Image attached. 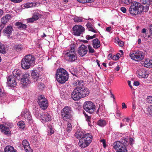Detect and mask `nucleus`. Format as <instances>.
I'll use <instances>...</instances> for the list:
<instances>
[{
	"mask_svg": "<svg viewBox=\"0 0 152 152\" xmlns=\"http://www.w3.org/2000/svg\"><path fill=\"white\" fill-rule=\"evenodd\" d=\"M11 16L9 14H7L3 16L1 19V24L4 26L11 19Z\"/></svg>",
	"mask_w": 152,
	"mask_h": 152,
	"instance_id": "nucleus-21",
	"label": "nucleus"
},
{
	"mask_svg": "<svg viewBox=\"0 0 152 152\" xmlns=\"http://www.w3.org/2000/svg\"><path fill=\"white\" fill-rule=\"evenodd\" d=\"M17 125L19 128L21 129H23L25 127V124L24 122L22 121L18 122Z\"/></svg>",
	"mask_w": 152,
	"mask_h": 152,
	"instance_id": "nucleus-38",
	"label": "nucleus"
},
{
	"mask_svg": "<svg viewBox=\"0 0 152 152\" xmlns=\"http://www.w3.org/2000/svg\"><path fill=\"white\" fill-rule=\"evenodd\" d=\"M73 35L76 36H79L84 32L85 28L80 25H75L72 28Z\"/></svg>",
	"mask_w": 152,
	"mask_h": 152,
	"instance_id": "nucleus-11",
	"label": "nucleus"
},
{
	"mask_svg": "<svg viewBox=\"0 0 152 152\" xmlns=\"http://www.w3.org/2000/svg\"><path fill=\"white\" fill-rule=\"evenodd\" d=\"M31 76L34 80V81H37L39 77V75L38 72L36 70L32 71L31 74Z\"/></svg>",
	"mask_w": 152,
	"mask_h": 152,
	"instance_id": "nucleus-26",
	"label": "nucleus"
},
{
	"mask_svg": "<svg viewBox=\"0 0 152 152\" xmlns=\"http://www.w3.org/2000/svg\"><path fill=\"white\" fill-rule=\"evenodd\" d=\"M6 49L4 45L0 42V53H6Z\"/></svg>",
	"mask_w": 152,
	"mask_h": 152,
	"instance_id": "nucleus-40",
	"label": "nucleus"
},
{
	"mask_svg": "<svg viewBox=\"0 0 152 152\" xmlns=\"http://www.w3.org/2000/svg\"><path fill=\"white\" fill-rule=\"evenodd\" d=\"M35 60V57L33 55H28L26 56L22 60V67L25 69H29L31 66L34 65Z\"/></svg>",
	"mask_w": 152,
	"mask_h": 152,
	"instance_id": "nucleus-1",
	"label": "nucleus"
},
{
	"mask_svg": "<svg viewBox=\"0 0 152 152\" xmlns=\"http://www.w3.org/2000/svg\"><path fill=\"white\" fill-rule=\"evenodd\" d=\"M70 49L65 51L64 54L65 56L69 61H74L77 58L75 50V45L71 44L70 45Z\"/></svg>",
	"mask_w": 152,
	"mask_h": 152,
	"instance_id": "nucleus-3",
	"label": "nucleus"
},
{
	"mask_svg": "<svg viewBox=\"0 0 152 152\" xmlns=\"http://www.w3.org/2000/svg\"><path fill=\"white\" fill-rule=\"evenodd\" d=\"M54 133V129L51 126L49 127V129L48 130V135H51Z\"/></svg>",
	"mask_w": 152,
	"mask_h": 152,
	"instance_id": "nucleus-46",
	"label": "nucleus"
},
{
	"mask_svg": "<svg viewBox=\"0 0 152 152\" xmlns=\"http://www.w3.org/2000/svg\"><path fill=\"white\" fill-rule=\"evenodd\" d=\"M84 135V132L80 130H78L75 134V136L78 139H82Z\"/></svg>",
	"mask_w": 152,
	"mask_h": 152,
	"instance_id": "nucleus-25",
	"label": "nucleus"
},
{
	"mask_svg": "<svg viewBox=\"0 0 152 152\" xmlns=\"http://www.w3.org/2000/svg\"><path fill=\"white\" fill-rule=\"evenodd\" d=\"M41 119L42 122L44 123L50 121L51 120V117L49 114L46 113L42 115Z\"/></svg>",
	"mask_w": 152,
	"mask_h": 152,
	"instance_id": "nucleus-22",
	"label": "nucleus"
},
{
	"mask_svg": "<svg viewBox=\"0 0 152 152\" xmlns=\"http://www.w3.org/2000/svg\"><path fill=\"white\" fill-rule=\"evenodd\" d=\"M12 27L11 26H8L4 30V32L9 36L10 35L13 31Z\"/></svg>",
	"mask_w": 152,
	"mask_h": 152,
	"instance_id": "nucleus-33",
	"label": "nucleus"
},
{
	"mask_svg": "<svg viewBox=\"0 0 152 152\" xmlns=\"http://www.w3.org/2000/svg\"><path fill=\"white\" fill-rule=\"evenodd\" d=\"M74 70H75L73 68H71L70 69V71L72 75H75L76 76H77L75 72L74 71Z\"/></svg>",
	"mask_w": 152,
	"mask_h": 152,
	"instance_id": "nucleus-55",
	"label": "nucleus"
},
{
	"mask_svg": "<svg viewBox=\"0 0 152 152\" xmlns=\"http://www.w3.org/2000/svg\"><path fill=\"white\" fill-rule=\"evenodd\" d=\"M105 111V108L104 106L102 105L99 106V108L97 111L96 113L98 114H102Z\"/></svg>",
	"mask_w": 152,
	"mask_h": 152,
	"instance_id": "nucleus-35",
	"label": "nucleus"
},
{
	"mask_svg": "<svg viewBox=\"0 0 152 152\" xmlns=\"http://www.w3.org/2000/svg\"><path fill=\"white\" fill-rule=\"evenodd\" d=\"M149 3H147L146 6L145 4L144 5L142 6L141 5L140 8H141V11H140V13L142 12H147L149 9Z\"/></svg>",
	"mask_w": 152,
	"mask_h": 152,
	"instance_id": "nucleus-32",
	"label": "nucleus"
},
{
	"mask_svg": "<svg viewBox=\"0 0 152 152\" xmlns=\"http://www.w3.org/2000/svg\"><path fill=\"white\" fill-rule=\"evenodd\" d=\"M115 42L116 43H117L118 45L121 47L123 46L124 45V42L119 39L118 38H117V39H115Z\"/></svg>",
	"mask_w": 152,
	"mask_h": 152,
	"instance_id": "nucleus-44",
	"label": "nucleus"
},
{
	"mask_svg": "<svg viewBox=\"0 0 152 152\" xmlns=\"http://www.w3.org/2000/svg\"><path fill=\"white\" fill-rule=\"evenodd\" d=\"M12 73L14 77L16 78L18 80L21 79L20 77L22 73L20 70L19 69H15L13 71Z\"/></svg>",
	"mask_w": 152,
	"mask_h": 152,
	"instance_id": "nucleus-24",
	"label": "nucleus"
},
{
	"mask_svg": "<svg viewBox=\"0 0 152 152\" xmlns=\"http://www.w3.org/2000/svg\"><path fill=\"white\" fill-rule=\"evenodd\" d=\"M147 109L148 114L152 116V105L148 106Z\"/></svg>",
	"mask_w": 152,
	"mask_h": 152,
	"instance_id": "nucleus-48",
	"label": "nucleus"
},
{
	"mask_svg": "<svg viewBox=\"0 0 152 152\" xmlns=\"http://www.w3.org/2000/svg\"><path fill=\"white\" fill-rule=\"evenodd\" d=\"M35 21L33 17L31 18H28L27 19L28 22L32 23Z\"/></svg>",
	"mask_w": 152,
	"mask_h": 152,
	"instance_id": "nucleus-54",
	"label": "nucleus"
},
{
	"mask_svg": "<svg viewBox=\"0 0 152 152\" xmlns=\"http://www.w3.org/2000/svg\"><path fill=\"white\" fill-rule=\"evenodd\" d=\"M121 142L117 141L114 143L113 147L117 152H127V150L124 145L126 143V140Z\"/></svg>",
	"mask_w": 152,
	"mask_h": 152,
	"instance_id": "nucleus-6",
	"label": "nucleus"
},
{
	"mask_svg": "<svg viewBox=\"0 0 152 152\" xmlns=\"http://www.w3.org/2000/svg\"><path fill=\"white\" fill-rule=\"evenodd\" d=\"M87 143V142L84 141L82 139H80L78 143V145L81 148H84L87 147L89 145Z\"/></svg>",
	"mask_w": 152,
	"mask_h": 152,
	"instance_id": "nucleus-28",
	"label": "nucleus"
},
{
	"mask_svg": "<svg viewBox=\"0 0 152 152\" xmlns=\"http://www.w3.org/2000/svg\"><path fill=\"white\" fill-rule=\"evenodd\" d=\"M93 45L94 48H98L100 46V44L99 40L97 38L94 39L93 40Z\"/></svg>",
	"mask_w": 152,
	"mask_h": 152,
	"instance_id": "nucleus-30",
	"label": "nucleus"
},
{
	"mask_svg": "<svg viewBox=\"0 0 152 152\" xmlns=\"http://www.w3.org/2000/svg\"><path fill=\"white\" fill-rule=\"evenodd\" d=\"M134 85L136 86H137L140 84L139 82L138 81H135L134 83Z\"/></svg>",
	"mask_w": 152,
	"mask_h": 152,
	"instance_id": "nucleus-64",
	"label": "nucleus"
},
{
	"mask_svg": "<svg viewBox=\"0 0 152 152\" xmlns=\"http://www.w3.org/2000/svg\"><path fill=\"white\" fill-rule=\"evenodd\" d=\"M79 87H76L71 94V96L72 98L75 101H77L82 98Z\"/></svg>",
	"mask_w": 152,
	"mask_h": 152,
	"instance_id": "nucleus-10",
	"label": "nucleus"
},
{
	"mask_svg": "<svg viewBox=\"0 0 152 152\" xmlns=\"http://www.w3.org/2000/svg\"><path fill=\"white\" fill-rule=\"evenodd\" d=\"M130 120L129 118H125L123 119V121L125 123V124H127L126 122H128Z\"/></svg>",
	"mask_w": 152,
	"mask_h": 152,
	"instance_id": "nucleus-59",
	"label": "nucleus"
},
{
	"mask_svg": "<svg viewBox=\"0 0 152 152\" xmlns=\"http://www.w3.org/2000/svg\"><path fill=\"white\" fill-rule=\"evenodd\" d=\"M85 116L86 118V120L87 121H89L91 119V117H90L89 116H88L86 114L85 115Z\"/></svg>",
	"mask_w": 152,
	"mask_h": 152,
	"instance_id": "nucleus-61",
	"label": "nucleus"
},
{
	"mask_svg": "<svg viewBox=\"0 0 152 152\" xmlns=\"http://www.w3.org/2000/svg\"><path fill=\"white\" fill-rule=\"evenodd\" d=\"M82 139L86 142L87 143L89 144L92 140V136L90 134L87 133L84 135L83 138Z\"/></svg>",
	"mask_w": 152,
	"mask_h": 152,
	"instance_id": "nucleus-23",
	"label": "nucleus"
},
{
	"mask_svg": "<svg viewBox=\"0 0 152 152\" xmlns=\"http://www.w3.org/2000/svg\"><path fill=\"white\" fill-rule=\"evenodd\" d=\"M142 64L145 67L148 68H152V60L149 58L146 59L144 61H142Z\"/></svg>",
	"mask_w": 152,
	"mask_h": 152,
	"instance_id": "nucleus-20",
	"label": "nucleus"
},
{
	"mask_svg": "<svg viewBox=\"0 0 152 152\" xmlns=\"http://www.w3.org/2000/svg\"><path fill=\"white\" fill-rule=\"evenodd\" d=\"M147 101L148 103H152V96H147Z\"/></svg>",
	"mask_w": 152,
	"mask_h": 152,
	"instance_id": "nucleus-51",
	"label": "nucleus"
},
{
	"mask_svg": "<svg viewBox=\"0 0 152 152\" xmlns=\"http://www.w3.org/2000/svg\"><path fill=\"white\" fill-rule=\"evenodd\" d=\"M21 115L28 120L30 121L32 119L31 113L27 109L24 110L21 113Z\"/></svg>",
	"mask_w": 152,
	"mask_h": 152,
	"instance_id": "nucleus-15",
	"label": "nucleus"
},
{
	"mask_svg": "<svg viewBox=\"0 0 152 152\" xmlns=\"http://www.w3.org/2000/svg\"><path fill=\"white\" fill-rule=\"evenodd\" d=\"M141 32L142 33V35L144 38H145L147 37V32L146 31V30L145 28H143Z\"/></svg>",
	"mask_w": 152,
	"mask_h": 152,
	"instance_id": "nucleus-49",
	"label": "nucleus"
},
{
	"mask_svg": "<svg viewBox=\"0 0 152 152\" xmlns=\"http://www.w3.org/2000/svg\"><path fill=\"white\" fill-rule=\"evenodd\" d=\"M88 48L89 49V53H93L94 52V50L91 46L90 45H88Z\"/></svg>",
	"mask_w": 152,
	"mask_h": 152,
	"instance_id": "nucleus-52",
	"label": "nucleus"
},
{
	"mask_svg": "<svg viewBox=\"0 0 152 152\" xmlns=\"http://www.w3.org/2000/svg\"><path fill=\"white\" fill-rule=\"evenodd\" d=\"M39 109L35 108L33 112L35 117L38 119H41L42 115L39 113Z\"/></svg>",
	"mask_w": 152,
	"mask_h": 152,
	"instance_id": "nucleus-29",
	"label": "nucleus"
},
{
	"mask_svg": "<svg viewBox=\"0 0 152 152\" xmlns=\"http://www.w3.org/2000/svg\"><path fill=\"white\" fill-rule=\"evenodd\" d=\"M0 129L5 134L10 135L11 134V131L10 130L9 127L6 125L0 124Z\"/></svg>",
	"mask_w": 152,
	"mask_h": 152,
	"instance_id": "nucleus-16",
	"label": "nucleus"
},
{
	"mask_svg": "<svg viewBox=\"0 0 152 152\" xmlns=\"http://www.w3.org/2000/svg\"><path fill=\"white\" fill-rule=\"evenodd\" d=\"M41 15L39 13L35 12L34 13L32 17L36 21L41 17Z\"/></svg>",
	"mask_w": 152,
	"mask_h": 152,
	"instance_id": "nucleus-42",
	"label": "nucleus"
},
{
	"mask_svg": "<svg viewBox=\"0 0 152 152\" xmlns=\"http://www.w3.org/2000/svg\"><path fill=\"white\" fill-rule=\"evenodd\" d=\"M39 5V4L37 2L27 3L24 4V6L26 8H29L38 6Z\"/></svg>",
	"mask_w": 152,
	"mask_h": 152,
	"instance_id": "nucleus-27",
	"label": "nucleus"
},
{
	"mask_svg": "<svg viewBox=\"0 0 152 152\" xmlns=\"http://www.w3.org/2000/svg\"><path fill=\"white\" fill-rule=\"evenodd\" d=\"M56 76L57 81L63 84L68 80L69 75L66 70L63 68H60L57 69Z\"/></svg>",
	"mask_w": 152,
	"mask_h": 152,
	"instance_id": "nucleus-2",
	"label": "nucleus"
},
{
	"mask_svg": "<svg viewBox=\"0 0 152 152\" xmlns=\"http://www.w3.org/2000/svg\"><path fill=\"white\" fill-rule=\"evenodd\" d=\"M15 25L16 26H18L19 27L24 29L26 27V25L20 22H17L16 23Z\"/></svg>",
	"mask_w": 152,
	"mask_h": 152,
	"instance_id": "nucleus-43",
	"label": "nucleus"
},
{
	"mask_svg": "<svg viewBox=\"0 0 152 152\" xmlns=\"http://www.w3.org/2000/svg\"><path fill=\"white\" fill-rule=\"evenodd\" d=\"M121 11L124 13H126V9L124 7H122L120 8Z\"/></svg>",
	"mask_w": 152,
	"mask_h": 152,
	"instance_id": "nucleus-56",
	"label": "nucleus"
},
{
	"mask_svg": "<svg viewBox=\"0 0 152 152\" xmlns=\"http://www.w3.org/2000/svg\"><path fill=\"white\" fill-rule=\"evenodd\" d=\"M86 26H87V28L88 31L95 33H96V30L93 28V27L90 23H88L86 25Z\"/></svg>",
	"mask_w": 152,
	"mask_h": 152,
	"instance_id": "nucleus-39",
	"label": "nucleus"
},
{
	"mask_svg": "<svg viewBox=\"0 0 152 152\" xmlns=\"http://www.w3.org/2000/svg\"><path fill=\"white\" fill-rule=\"evenodd\" d=\"M129 56L132 59L136 61H140L144 58L145 54L141 51H136L130 53Z\"/></svg>",
	"mask_w": 152,
	"mask_h": 152,
	"instance_id": "nucleus-7",
	"label": "nucleus"
},
{
	"mask_svg": "<svg viewBox=\"0 0 152 152\" xmlns=\"http://www.w3.org/2000/svg\"><path fill=\"white\" fill-rule=\"evenodd\" d=\"M79 88L80 91L81 92L80 93L81 94L82 98L88 96L89 95L90 91L88 88L83 87H79Z\"/></svg>",
	"mask_w": 152,
	"mask_h": 152,
	"instance_id": "nucleus-17",
	"label": "nucleus"
},
{
	"mask_svg": "<svg viewBox=\"0 0 152 152\" xmlns=\"http://www.w3.org/2000/svg\"><path fill=\"white\" fill-rule=\"evenodd\" d=\"M83 107L86 112L90 114H92L95 111V105L91 101L85 102L83 104Z\"/></svg>",
	"mask_w": 152,
	"mask_h": 152,
	"instance_id": "nucleus-8",
	"label": "nucleus"
},
{
	"mask_svg": "<svg viewBox=\"0 0 152 152\" xmlns=\"http://www.w3.org/2000/svg\"><path fill=\"white\" fill-rule=\"evenodd\" d=\"M132 110L133 111H134L136 108V105L135 103V101L133 102L132 104Z\"/></svg>",
	"mask_w": 152,
	"mask_h": 152,
	"instance_id": "nucleus-58",
	"label": "nucleus"
},
{
	"mask_svg": "<svg viewBox=\"0 0 152 152\" xmlns=\"http://www.w3.org/2000/svg\"><path fill=\"white\" fill-rule=\"evenodd\" d=\"M72 127L71 124L69 123H68L66 129V131L68 132L69 133L72 130Z\"/></svg>",
	"mask_w": 152,
	"mask_h": 152,
	"instance_id": "nucleus-45",
	"label": "nucleus"
},
{
	"mask_svg": "<svg viewBox=\"0 0 152 152\" xmlns=\"http://www.w3.org/2000/svg\"><path fill=\"white\" fill-rule=\"evenodd\" d=\"M88 50L87 46L82 45L78 48L77 51L79 54L80 56L83 57L87 53Z\"/></svg>",
	"mask_w": 152,
	"mask_h": 152,
	"instance_id": "nucleus-13",
	"label": "nucleus"
},
{
	"mask_svg": "<svg viewBox=\"0 0 152 152\" xmlns=\"http://www.w3.org/2000/svg\"><path fill=\"white\" fill-rule=\"evenodd\" d=\"M97 124L99 126L101 127H104L106 125L107 123L105 120L100 119L98 121Z\"/></svg>",
	"mask_w": 152,
	"mask_h": 152,
	"instance_id": "nucleus-37",
	"label": "nucleus"
},
{
	"mask_svg": "<svg viewBox=\"0 0 152 152\" xmlns=\"http://www.w3.org/2000/svg\"><path fill=\"white\" fill-rule=\"evenodd\" d=\"M137 74L140 78H147L148 75V71L144 68H141L138 70L137 72Z\"/></svg>",
	"mask_w": 152,
	"mask_h": 152,
	"instance_id": "nucleus-12",
	"label": "nucleus"
},
{
	"mask_svg": "<svg viewBox=\"0 0 152 152\" xmlns=\"http://www.w3.org/2000/svg\"><path fill=\"white\" fill-rule=\"evenodd\" d=\"M132 0H122V1L124 4H129L132 1Z\"/></svg>",
	"mask_w": 152,
	"mask_h": 152,
	"instance_id": "nucleus-50",
	"label": "nucleus"
},
{
	"mask_svg": "<svg viewBox=\"0 0 152 152\" xmlns=\"http://www.w3.org/2000/svg\"><path fill=\"white\" fill-rule=\"evenodd\" d=\"M96 35H94L93 36H90L89 35H87L86 36V38L88 40L92 39L96 37Z\"/></svg>",
	"mask_w": 152,
	"mask_h": 152,
	"instance_id": "nucleus-53",
	"label": "nucleus"
},
{
	"mask_svg": "<svg viewBox=\"0 0 152 152\" xmlns=\"http://www.w3.org/2000/svg\"><path fill=\"white\" fill-rule=\"evenodd\" d=\"M5 152H16L13 147L11 146H7L4 149Z\"/></svg>",
	"mask_w": 152,
	"mask_h": 152,
	"instance_id": "nucleus-34",
	"label": "nucleus"
},
{
	"mask_svg": "<svg viewBox=\"0 0 152 152\" xmlns=\"http://www.w3.org/2000/svg\"><path fill=\"white\" fill-rule=\"evenodd\" d=\"M29 76V75L28 74H26L23 75V76L24 77H26V78H24L21 79V83L23 85L26 86L28 84L30 83V81L28 78Z\"/></svg>",
	"mask_w": 152,
	"mask_h": 152,
	"instance_id": "nucleus-19",
	"label": "nucleus"
},
{
	"mask_svg": "<svg viewBox=\"0 0 152 152\" xmlns=\"http://www.w3.org/2000/svg\"><path fill=\"white\" fill-rule=\"evenodd\" d=\"M141 3L145 4L148 2L149 0H140Z\"/></svg>",
	"mask_w": 152,
	"mask_h": 152,
	"instance_id": "nucleus-60",
	"label": "nucleus"
},
{
	"mask_svg": "<svg viewBox=\"0 0 152 152\" xmlns=\"http://www.w3.org/2000/svg\"><path fill=\"white\" fill-rule=\"evenodd\" d=\"M37 102L40 108L42 109L45 110L48 107V101L44 96L39 95L38 96Z\"/></svg>",
	"mask_w": 152,
	"mask_h": 152,
	"instance_id": "nucleus-9",
	"label": "nucleus"
},
{
	"mask_svg": "<svg viewBox=\"0 0 152 152\" xmlns=\"http://www.w3.org/2000/svg\"><path fill=\"white\" fill-rule=\"evenodd\" d=\"M8 86L11 87H15L17 85V83L15 77L12 75L9 76L7 78Z\"/></svg>",
	"mask_w": 152,
	"mask_h": 152,
	"instance_id": "nucleus-14",
	"label": "nucleus"
},
{
	"mask_svg": "<svg viewBox=\"0 0 152 152\" xmlns=\"http://www.w3.org/2000/svg\"><path fill=\"white\" fill-rule=\"evenodd\" d=\"M141 4L139 2L134 1L132 2L129 8V12L132 15H136L140 14Z\"/></svg>",
	"mask_w": 152,
	"mask_h": 152,
	"instance_id": "nucleus-4",
	"label": "nucleus"
},
{
	"mask_svg": "<svg viewBox=\"0 0 152 152\" xmlns=\"http://www.w3.org/2000/svg\"><path fill=\"white\" fill-rule=\"evenodd\" d=\"M22 145L26 152H32V150L29 146V144L28 141L24 140L22 141Z\"/></svg>",
	"mask_w": 152,
	"mask_h": 152,
	"instance_id": "nucleus-18",
	"label": "nucleus"
},
{
	"mask_svg": "<svg viewBox=\"0 0 152 152\" xmlns=\"http://www.w3.org/2000/svg\"><path fill=\"white\" fill-rule=\"evenodd\" d=\"M83 82L82 80H77L73 82L72 85L74 86H81L83 85Z\"/></svg>",
	"mask_w": 152,
	"mask_h": 152,
	"instance_id": "nucleus-31",
	"label": "nucleus"
},
{
	"mask_svg": "<svg viewBox=\"0 0 152 152\" xmlns=\"http://www.w3.org/2000/svg\"><path fill=\"white\" fill-rule=\"evenodd\" d=\"M111 27H108L107 28H106V31H107V32H110V31L111 30Z\"/></svg>",
	"mask_w": 152,
	"mask_h": 152,
	"instance_id": "nucleus-63",
	"label": "nucleus"
},
{
	"mask_svg": "<svg viewBox=\"0 0 152 152\" xmlns=\"http://www.w3.org/2000/svg\"><path fill=\"white\" fill-rule=\"evenodd\" d=\"M72 113L71 108L69 107L66 106L61 110V118L63 120L66 121L70 119L72 117Z\"/></svg>",
	"mask_w": 152,
	"mask_h": 152,
	"instance_id": "nucleus-5",
	"label": "nucleus"
},
{
	"mask_svg": "<svg viewBox=\"0 0 152 152\" xmlns=\"http://www.w3.org/2000/svg\"><path fill=\"white\" fill-rule=\"evenodd\" d=\"M83 18L82 17H79L77 16H75L73 18V20L76 22H81L83 21Z\"/></svg>",
	"mask_w": 152,
	"mask_h": 152,
	"instance_id": "nucleus-41",
	"label": "nucleus"
},
{
	"mask_svg": "<svg viewBox=\"0 0 152 152\" xmlns=\"http://www.w3.org/2000/svg\"><path fill=\"white\" fill-rule=\"evenodd\" d=\"M121 105L122 109H126L127 108V106L124 102L122 103Z\"/></svg>",
	"mask_w": 152,
	"mask_h": 152,
	"instance_id": "nucleus-62",
	"label": "nucleus"
},
{
	"mask_svg": "<svg viewBox=\"0 0 152 152\" xmlns=\"http://www.w3.org/2000/svg\"><path fill=\"white\" fill-rule=\"evenodd\" d=\"M94 0H77L79 2L82 3H91L93 2Z\"/></svg>",
	"mask_w": 152,
	"mask_h": 152,
	"instance_id": "nucleus-47",
	"label": "nucleus"
},
{
	"mask_svg": "<svg viewBox=\"0 0 152 152\" xmlns=\"http://www.w3.org/2000/svg\"><path fill=\"white\" fill-rule=\"evenodd\" d=\"M100 141L103 144V146L105 148L106 146L105 140L104 139H102L100 140Z\"/></svg>",
	"mask_w": 152,
	"mask_h": 152,
	"instance_id": "nucleus-57",
	"label": "nucleus"
},
{
	"mask_svg": "<svg viewBox=\"0 0 152 152\" xmlns=\"http://www.w3.org/2000/svg\"><path fill=\"white\" fill-rule=\"evenodd\" d=\"M13 48L17 52L21 51L22 49V46L21 45H14L13 46Z\"/></svg>",
	"mask_w": 152,
	"mask_h": 152,
	"instance_id": "nucleus-36",
	"label": "nucleus"
}]
</instances>
